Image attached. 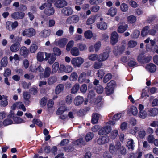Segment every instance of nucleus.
I'll return each instance as SVG.
<instances>
[{"mask_svg": "<svg viewBox=\"0 0 158 158\" xmlns=\"http://www.w3.org/2000/svg\"><path fill=\"white\" fill-rule=\"evenodd\" d=\"M115 123L114 121H109L106 123L105 126H104L99 130L98 134L100 135H106L109 133L111 131V125H114Z\"/></svg>", "mask_w": 158, "mask_h": 158, "instance_id": "nucleus-1", "label": "nucleus"}, {"mask_svg": "<svg viewBox=\"0 0 158 158\" xmlns=\"http://www.w3.org/2000/svg\"><path fill=\"white\" fill-rule=\"evenodd\" d=\"M22 40V37L17 36L15 37V40H14L15 42L12 44L10 47V51L13 52H16L18 51L20 48V42Z\"/></svg>", "mask_w": 158, "mask_h": 158, "instance_id": "nucleus-2", "label": "nucleus"}, {"mask_svg": "<svg viewBox=\"0 0 158 158\" xmlns=\"http://www.w3.org/2000/svg\"><path fill=\"white\" fill-rule=\"evenodd\" d=\"M84 62V59L80 57L73 58L71 60V64L74 67H80Z\"/></svg>", "mask_w": 158, "mask_h": 158, "instance_id": "nucleus-3", "label": "nucleus"}, {"mask_svg": "<svg viewBox=\"0 0 158 158\" xmlns=\"http://www.w3.org/2000/svg\"><path fill=\"white\" fill-rule=\"evenodd\" d=\"M22 34L23 36L31 37L35 35L36 31L33 28H30L24 30L22 32Z\"/></svg>", "mask_w": 158, "mask_h": 158, "instance_id": "nucleus-4", "label": "nucleus"}, {"mask_svg": "<svg viewBox=\"0 0 158 158\" xmlns=\"http://www.w3.org/2000/svg\"><path fill=\"white\" fill-rule=\"evenodd\" d=\"M67 41L66 38H62L59 39H56L53 44L56 46H59L60 48H64L66 45Z\"/></svg>", "mask_w": 158, "mask_h": 158, "instance_id": "nucleus-5", "label": "nucleus"}, {"mask_svg": "<svg viewBox=\"0 0 158 158\" xmlns=\"http://www.w3.org/2000/svg\"><path fill=\"white\" fill-rule=\"evenodd\" d=\"M79 17L77 15H73L68 17L66 20V23L67 24L75 23L78 22Z\"/></svg>", "mask_w": 158, "mask_h": 158, "instance_id": "nucleus-6", "label": "nucleus"}, {"mask_svg": "<svg viewBox=\"0 0 158 158\" xmlns=\"http://www.w3.org/2000/svg\"><path fill=\"white\" fill-rule=\"evenodd\" d=\"M8 118L13 119L15 123H25V121L21 118L18 117H15L14 112L12 111H10V114L8 116Z\"/></svg>", "mask_w": 158, "mask_h": 158, "instance_id": "nucleus-7", "label": "nucleus"}, {"mask_svg": "<svg viewBox=\"0 0 158 158\" xmlns=\"http://www.w3.org/2000/svg\"><path fill=\"white\" fill-rule=\"evenodd\" d=\"M118 35L116 31L113 32L111 35L110 43L113 45H115L118 41Z\"/></svg>", "mask_w": 158, "mask_h": 158, "instance_id": "nucleus-8", "label": "nucleus"}, {"mask_svg": "<svg viewBox=\"0 0 158 158\" xmlns=\"http://www.w3.org/2000/svg\"><path fill=\"white\" fill-rule=\"evenodd\" d=\"M46 59L48 60V63L52 64L56 60V56L53 53H45Z\"/></svg>", "mask_w": 158, "mask_h": 158, "instance_id": "nucleus-9", "label": "nucleus"}, {"mask_svg": "<svg viewBox=\"0 0 158 158\" xmlns=\"http://www.w3.org/2000/svg\"><path fill=\"white\" fill-rule=\"evenodd\" d=\"M139 111L138 115L140 118H141L144 119L147 116L146 112L143 110L144 106L141 104H140L139 106Z\"/></svg>", "mask_w": 158, "mask_h": 158, "instance_id": "nucleus-10", "label": "nucleus"}, {"mask_svg": "<svg viewBox=\"0 0 158 158\" xmlns=\"http://www.w3.org/2000/svg\"><path fill=\"white\" fill-rule=\"evenodd\" d=\"M86 74L85 72H82L79 75L78 81L80 83H82L85 82L86 83H89L90 82V80L89 79H86Z\"/></svg>", "mask_w": 158, "mask_h": 158, "instance_id": "nucleus-11", "label": "nucleus"}, {"mask_svg": "<svg viewBox=\"0 0 158 158\" xmlns=\"http://www.w3.org/2000/svg\"><path fill=\"white\" fill-rule=\"evenodd\" d=\"M72 144L74 146L81 147L85 146L86 144L85 142L82 138H80L77 140L74 141L72 142Z\"/></svg>", "mask_w": 158, "mask_h": 158, "instance_id": "nucleus-12", "label": "nucleus"}, {"mask_svg": "<svg viewBox=\"0 0 158 158\" xmlns=\"http://www.w3.org/2000/svg\"><path fill=\"white\" fill-rule=\"evenodd\" d=\"M67 5V2L65 0H56L54 6L58 8H62Z\"/></svg>", "mask_w": 158, "mask_h": 158, "instance_id": "nucleus-13", "label": "nucleus"}, {"mask_svg": "<svg viewBox=\"0 0 158 158\" xmlns=\"http://www.w3.org/2000/svg\"><path fill=\"white\" fill-rule=\"evenodd\" d=\"M151 56L146 57L143 54H140L138 56L137 60L138 61L141 62H149L151 59Z\"/></svg>", "mask_w": 158, "mask_h": 158, "instance_id": "nucleus-14", "label": "nucleus"}, {"mask_svg": "<svg viewBox=\"0 0 158 158\" xmlns=\"http://www.w3.org/2000/svg\"><path fill=\"white\" fill-rule=\"evenodd\" d=\"M127 28V25L125 24L124 22L120 23L118 24L117 31L118 33H123Z\"/></svg>", "mask_w": 158, "mask_h": 158, "instance_id": "nucleus-15", "label": "nucleus"}, {"mask_svg": "<svg viewBox=\"0 0 158 158\" xmlns=\"http://www.w3.org/2000/svg\"><path fill=\"white\" fill-rule=\"evenodd\" d=\"M109 141V137L105 136L99 138L97 140V143L99 145H103L108 143Z\"/></svg>", "mask_w": 158, "mask_h": 158, "instance_id": "nucleus-16", "label": "nucleus"}, {"mask_svg": "<svg viewBox=\"0 0 158 158\" xmlns=\"http://www.w3.org/2000/svg\"><path fill=\"white\" fill-rule=\"evenodd\" d=\"M25 16V13L23 12H15L11 14L12 17L15 19H21Z\"/></svg>", "mask_w": 158, "mask_h": 158, "instance_id": "nucleus-17", "label": "nucleus"}, {"mask_svg": "<svg viewBox=\"0 0 158 158\" xmlns=\"http://www.w3.org/2000/svg\"><path fill=\"white\" fill-rule=\"evenodd\" d=\"M145 68L147 71L150 73H154L156 69V66L153 63H150L147 64Z\"/></svg>", "mask_w": 158, "mask_h": 158, "instance_id": "nucleus-18", "label": "nucleus"}, {"mask_svg": "<svg viewBox=\"0 0 158 158\" xmlns=\"http://www.w3.org/2000/svg\"><path fill=\"white\" fill-rule=\"evenodd\" d=\"M109 57L108 53L104 52L100 53L98 55V61L99 62H103L106 60Z\"/></svg>", "mask_w": 158, "mask_h": 158, "instance_id": "nucleus-19", "label": "nucleus"}, {"mask_svg": "<svg viewBox=\"0 0 158 158\" xmlns=\"http://www.w3.org/2000/svg\"><path fill=\"white\" fill-rule=\"evenodd\" d=\"M73 11L72 9L70 7H64L61 10L62 13L66 16L71 15L72 14Z\"/></svg>", "mask_w": 158, "mask_h": 158, "instance_id": "nucleus-20", "label": "nucleus"}, {"mask_svg": "<svg viewBox=\"0 0 158 158\" xmlns=\"http://www.w3.org/2000/svg\"><path fill=\"white\" fill-rule=\"evenodd\" d=\"M55 12L54 8L52 6H49L46 8L44 10V13L48 15H52L54 14Z\"/></svg>", "mask_w": 158, "mask_h": 158, "instance_id": "nucleus-21", "label": "nucleus"}, {"mask_svg": "<svg viewBox=\"0 0 158 158\" xmlns=\"http://www.w3.org/2000/svg\"><path fill=\"white\" fill-rule=\"evenodd\" d=\"M148 113L150 116H156L158 114V108L155 107L151 108L148 111Z\"/></svg>", "mask_w": 158, "mask_h": 158, "instance_id": "nucleus-22", "label": "nucleus"}, {"mask_svg": "<svg viewBox=\"0 0 158 158\" xmlns=\"http://www.w3.org/2000/svg\"><path fill=\"white\" fill-rule=\"evenodd\" d=\"M101 117L100 115L98 113H94L92 114V123L93 124L97 123L98 120Z\"/></svg>", "mask_w": 158, "mask_h": 158, "instance_id": "nucleus-23", "label": "nucleus"}, {"mask_svg": "<svg viewBox=\"0 0 158 158\" xmlns=\"http://www.w3.org/2000/svg\"><path fill=\"white\" fill-rule=\"evenodd\" d=\"M118 47H115L114 50V54L116 56L122 54L125 50V45H122L121 47V50L118 51Z\"/></svg>", "mask_w": 158, "mask_h": 158, "instance_id": "nucleus-24", "label": "nucleus"}, {"mask_svg": "<svg viewBox=\"0 0 158 158\" xmlns=\"http://www.w3.org/2000/svg\"><path fill=\"white\" fill-rule=\"evenodd\" d=\"M71 54L74 56H78L80 55V52L79 49L77 47H73L70 50Z\"/></svg>", "mask_w": 158, "mask_h": 158, "instance_id": "nucleus-25", "label": "nucleus"}, {"mask_svg": "<svg viewBox=\"0 0 158 158\" xmlns=\"http://www.w3.org/2000/svg\"><path fill=\"white\" fill-rule=\"evenodd\" d=\"M149 89L148 87H146L142 90V92L141 94V96L142 98H147L149 97V95L148 92Z\"/></svg>", "mask_w": 158, "mask_h": 158, "instance_id": "nucleus-26", "label": "nucleus"}, {"mask_svg": "<svg viewBox=\"0 0 158 158\" xmlns=\"http://www.w3.org/2000/svg\"><path fill=\"white\" fill-rule=\"evenodd\" d=\"M97 27L101 30H105L107 29V23L104 22L98 23L97 24Z\"/></svg>", "mask_w": 158, "mask_h": 158, "instance_id": "nucleus-27", "label": "nucleus"}, {"mask_svg": "<svg viewBox=\"0 0 158 158\" xmlns=\"http://www.w3.org/2000/svg\"><path fill=\"white\" fill-rule=\"evenodd\" d=\"M117 12V9L115 8L112 7L108 10L106 14L111 17H113L116 14Z\"/></svg>", "mask_w": 158, "mask_h": 158, "instance_id": "nucleus-28", "label": "nucleus"}, {"mask_svg": "<svg viewBox=\"0 0 158 158\" xmlns=\"http://www.w3.org/2000/svg\"><path fill=\"white\" fill-rule=\"evenodd\" d=\"M139 137L141 139L143 138L146 135V133L145 130L143 128H140L137 131Z\"/></svg>", "mask_w": 158, "mask_h": 158, "instance_id": "nucleus-29", "label": "nucleus"}, {"mask_svg": "<svg viewBox=\"0 0 158 158\" xmlns=\"http://www.w3.org/2000/svg\"><path fill=\"white\" fill-rule=\"evenodd\" d=\"M29 53V52L27 48L25 46H22L20 50V54L24 57L27 56Z\"/></svg>", "mask_w": 158, "mask_h": 158, "instance_id": "nucleus-30", "label": "nucleus"}, {"mask_svg": "<svg viewBox=\"0 0 158 158\" xmlns=\"http://www.w3.org/2000/svg\"><path fill=\"white\" fill-rule=\"evenodd\" d=\"M158 31V25H155L152 28L149 30V34L152 36H155Z\"/></svg>", "mask_w": 158, "mask_h": 158, "instance_id": "nucleus-31", "label": "nucleus"}, {"mask_svg": "<svg viewBox=\"0 0 158 158\" xmlns=\"http://www.w3.org/2000/svg\"><path fill=\"white\" fill-rule=\"evenodd\" d=\"M88 102V99H74V103L76 106L81 105L82 103H84V105H86Z\"/></svg>", "mask_w": 158, "mask_h": 158, "instance_id": "nucleus-32", "label": "nucleus"}, {"mask_svg": "<svg viewBox=\"0 0 158 158\" xmlns=\"http://www.w3.org/2000/svg\"><path fill=\"white\" fill-rule=\"evenodd\" d=\"M128 113L131 114L133 115H136L138 113V110L136 107L131 106L130 109L128 110Z\"/></svg>", "mask_w": 158, "mask_h": 158, "instance_id": "nucleus-33", "label": "nucleus"}, {"mask_svg": "<svg viewBox=\"0 0 158 158\" xmlns=\"http://www.w3.org/2000/svg\"><path fill=\"white\" fill-rule=\"evenodd\" d=\"M96 19V16H91L87 19L86 21V24L88 25H90L94 23Z\"/></svg>", "mask_w": 158, "mask_h": 158, "instance_id": "nucleus-34", "label": "nucleus"}, {"mask_svg": "<svg viewBox=\"0 0 158 158\" xmlns=\"http://www.w3.org/2000/svg\"><path fill=\"white\" fill-rule=\"evenodd\" d=\"M150 27L149 26H147L144 27L141 31V35L143 37L146 36L148 34H149V30Z\"/></svg>", "mask_w": 158, "mask_h": 158, "instance_id": "nucleus-35", "label": "nucleus"}, {"mask_svg": "<svg viewBox=\"0 0 158 158\" xmlns=\"http://www.w3.org/2000/svg\"><path fill=\"white\" fill-rule=\"evenodd\" d=\"M127 146L128 148V149H131L132 150L134 149L135 145L134 141L132 139H129L127 142Z\"/></svg>", "mask_w": 158, "mask_h": 158, "instance_id": "nucleus-36", "label": "nucleus"}, {"mask_svg": "<svg viewBox=\"0 0 158 158\" xmlns=\"http://www.w3.org/2000/svg\"><path fill=\"white\" fill-rule=\"evenodd\" d=\"M64 85L62 84L57 85L55 89V92L56 94H59L64 90Z\"/></svg>", "mask_w": 158, "mask_h": 158, "instance_id": "nucleus-37", "label": "nucleus"}, {"mask_svg": "<svg viewBox=\"0 0 158 158\" xmlns=\"http://www.w3.org/2000/svg\"><path fill=\"white\" fill-rule=\"evenodd\" d=\"M136 21V17L133 15L128 16L127 19V21L129 23H135Z\"/></svg>", "mask_w": 158, "mask_h": 158, "instance_id": "nucleus-38", "label": "nucleus"}, {"mask_svg": "<svg viewBox=\"0 0 158 158\" xmlns=\"http://www.w3.org/2000/svg\"><path fill=\"white\" fill-rule=\"evenodd\" d=\"M51 73V69L49 67H46L45 69L44 73L43 76L44 78H47L48 77Z\"/></svg>", "mask_w": 158, "mask_h": 158, "instance_id": "nucleus-39", "label": "nucleus"}, {"mask_svg": "<svg viewBox=\"0 0 158 158\" xmlns=\"http://www.w3.org/2000/svg\"><path fill=\"white\" fill-rule=\"evenodd\" d=\"M40 36L44 38H46L50 35V33L48 30H44L40 33Z\"/></svg>", "mask_w": 158, "mask_h": 158, "instance_id": "nucleus-40", "label": "nucleus"}, {"mask_svg": "<svg viewBox=\"0 0 158 158\" xmlns=\"http://www.w3.org/2000/svg\"><path fill=\"white\" fill-rule=\"evenodd\" d=\"M88 59L91 61H95L98 60V55L96 54H89L88 56Z\"/></svg>", "mask_w": 158, "mask_h": 158, "instance_id": "nucleus-41", "label": "nucleus"}, {"mask_svg": "<svg viewBox=\"0 0 158 158\" xmlns=\"http://www.w3.org/2000/svg\"><path fill=\"white\" fill-rule=\"evenodd\" d=\"M118 150L117 148L113 144H111L109 147V151L112 154H115L117 150Z\"/></svg>", "mask_w": 158, "mask_h": 158, "instance_id": "nucleus-42", "label": "nucleus"}, {"mask_svg": "<svg viewBox=\"0 0 158 158\" xmlns=\"http://www.w3.org/2000/svg\"><path fill=\"white\" fill-rule=\"evenodd\" d=\"M93 35L92 32L89 30L86 31L84 33V37L86 39H90L92 37Z\"/></svg>", "mask_w": 158, "mask_h": 158, "instance_id": "nucleus-43", "label": "nucleus"}, {"mask_svg": "<svg viewBox=\"0 0 158 158\" xmlns=\"http://www.w3.org/2000/svg\"><path fill=\"white\" fill-rule=\"evenodd\" d=\"M59 63L57 62H55L54 63L52 67V73H56L57 71L59 68Z\"/></svg>", "mask_w": 158, "mask_h": 158, "instance_id": "nucleus-44", "label": "nucleus"}, {"mask_svg": "<svg viewBox=\"0 0 158 158\" xmlns=\"http://www.w3.org/2000/svg\"><path fill=\"white\" fill-rule=\"evenodd\" d=\"M80 88V85L78 83L76 84L72 87L71 89L72 94H75L77 92Z\"/></svg>", "mask_w": 158, "mask_h": 158, "instance_id": "nucleus-45", "label": "nucleus"}, {"mask_svg": "<svg viewBox=\"0 0 158 158\" xmlns=\"http://www.w3.org/2000/svg\"><path fill=\"white\" fill-rule=\"evenodd\" d=\"M137 42L134 40H130L127 43L128 48H132L135 47L137 45Z\"/></svg>", "mask_w": 158, "mask_h": 158, "instance_id": "nucleus-46", "label": "nucleus"}, {"mask_svg": "<svg viewBox=\"0 0 158 158\" xmlns=\"http://www.w3.org/2000/svg\"><path fill=\"white\" fill-rule=\"evenodd\" d=\"M93 133L89 132L87 133L85 137V139L86 141L87 142L91 140L93 138Z\"/></svg>", "mask_w": 158, "mask_h": 158, "instance_id": "nucleus-47", "label": "nucleus"}, {"mask_svg": "<svg viewBox=\"0 0 158 158\" xmlns=\"http://www.w3.org/2000/svg\"><path fill=\"white\" fill-rule=\"evenodd\" d=\"M77 78L78 75L77 73L73 72L71 73L69 77V79L71 81H75L77 80Z\"/></svg>", "mask_w": 158, "mask_h": 158, "instance_id": "nucleus-48", "label": "nucleus"}, {"mask_svg": "<svg viewBox=\"0 0 158 158\" xmlns=\"http://www.w3.org/2000/svg\"><path fill=\"white\" fill-rule=\"evenodd\" d=\"M53 54L57 56H60L61 53V52L60 50L57 47H54L53 49Z\"/></svg>", "mask_w": 158, "mask_h": 158, "instance_id": "nucleus-49", "label": "nucleus"}, {"mask_svg": "<svg viewBox=\"0 0 158 158\" xmlns=\"http://www.w3.org/2000/svg\"><path fill=\"white\" fill-rule=\"evenodd\" d=\"M38 49V46L35 44L31 45L29 48L30 52L32 53H34Z\"/></svg>", "mask_w": 158, "mask_h": 158, "instance_id": "nucleus-50", "label": "nucleus"}, {"mask_svg": "<svg viewBox=\"0 0 158 158\" xmlns=\"http://www.w3.org/2000/svg\"><path fill=\"white\" fill-rule=\"evenodd\" d=\"M56 80L57 78L55 76H52L48 79V82L49 85H51L55 83Z\"/></svg>", "mask_w": 158, "mask_h": 158, "instance_id": "nucleus-51", "label": "nucleus"}, {"mask_svg": "<svg viewBox=\"0 0 158 158\" xmlns=\"http://www.w3.org/2000/svg\"><path fill=\"white\" fill-rule=\"evenodd\" d=\"M67 110V108L65 106H61L58 108L57 113L59 114H61Z\"/></svg>", "mask_w": 158, "mask_h": 158, "instance_id": "nucleus-52", "label": "nucleus"}, {"mask_svg": "<svg viewBox=\"0 0 158 158\" xmlns=\"http://www.w3.org/2000/svg\"><path fill=\"white\" fill-rule=\"evenodd\" d=\"M44 53L42 52H39L37 54V60L39 61H42L43 60L44 57Z\"/></svg>", "mask_w": 158, "mask_h": 158, "instance_id": "nucleus-53", "label": "nucleus"}, {"mask_svg": "<svg viewBox=\"0 0 158 158\" xmlns=\"http://www.w3.org/2000/svg\"><path fill=\"white\" fill-rule=\"evenodd\" d=\"M140 31L138 30H135L131 35V37L133 39H136L138 37L140 34Z\"/></svg>", "mask_w": 158, "mask_h": 158, "instance_id": "nucleus-54", "label": "nucleus"}, {"mask_svg": "<svg viewBox=\"0 0 158 158\" xmlns=\"http://www.w3.org/2000/svg\"><path fill=\"white\" fill-rule=\"evenodd\" d=\"M116 83L113 80L111 81L107 84V86H108V87L113 89H114Z\"/></svg>", "mask_w": 158, "mask_h": 158, "instance_id": "nucleus-55", "label": "nucleus"}, {"mask_svg": "<svg viewBox=\"0 0 158 158\" xmlns=\"http://www.w3.org/2000/svg\"><path fill=\"white\" fill-rule=\"evenodd\" d=\"M74 44V42L73 40L69 41L68 43L66 48V50L67 51H69L71 48L73 46Z\"/></svg>", "mask_w": 158, "mask_h": 158, "instance_id": "nucleus-56", "label": "nucleus"}, {"mask_svg": "<svg viewBox=\"0 0 158 158\" xmlns=\"http://www.w3.org/2000/svg\"><path fill=\"white\" fill-rule=\"evenodd\" d=\"M79 50L80 51H85L87 49L86 45L85 44L79 43L78 44Z\"/></svg>", "mask_w": 158, "mask_h": 158, "instance_id": "nucleus-57", "label": "nucleus"}, {"mask_svg": "<svg viewBox=\"0 0 158 158\" xmlns=\"http://www.w3.org/2000/svg\"><path fill=\"white\" fill-rule=\"evenodd\" d=\"M52 3H45L42 4L39 7V9L41 10H43L45 8H47L49 6H52Z\"/></svg>", "mask_w": 158, "mask_h": 158, "instance_id": "nucleus-58", "label": "nucleus"}, {"mask_svg": "<svg viewBox=\"0 0 158 158\" xmlns=\"http://www.w3.org/2000/svg\"><path fill=\"white\" fill-rule=\"evenodd\" d=\"M1 65L3 67H6L7 64V58L6 57L2 58L1 61Z\"/></svg>", "mask_w": 158, "mask_h": 158, "instance_id": "nucleus-59", "label": "nucleus"}, {"mask_svg": "<svg viewBox=\"0 0 158 158\" xmlns=\"http://www.w3.org/2000/svg\"><path fill=\"white\" fill-rule=\"evenodd\" d=\"M64 150L67 152H70L74 151V148L72 146L69 145L63 148Z\"/></svg>", "mask_w": 158, "mask_h": 158, "instance_id": "nucleus-60", "label": "nucleus"}, {"mask_svg": "<svg viewBox=\"0 0 158 158\" xmlns=\"http://www.w3.org/2000/svg\"><path fill=\"white\" fill-rule=\"evenodd\" d=\"M120 9L123 12H126L128 9L127 5L126 4L122 3L120 6Z\"/></svg>", "mask_w": 158, "mask_h": 158, "instance_id": "nucleus-61", "label": "nucleus"}, {"mask_svg": "<svg viewBox=\"0 0 158 158\" xmlns=\"http://www.w3.org/2000/svg\"><path fill=\"white\" fill-rule=\"evenodd\" d=\"M112 78V75L111 74L108 73L106 75L103 80V81L104 83L107 82Z\"/></svg>", "mask_w": 158, "mask_h": 158, "instance_id": "nucleus-62", "label": "nucleus"}, {"mask_svg": "<svg viewBox=\"0 0 158 158\" xmlns=\"http://www.w3.org/2000/svg\"><path fill=\"white\" fill-rule=\"evenodd\" d=\"M118 131L117 130H113L111 133L110 135V137L111 139H114L117 136L118 134Z\"/></svg>", "mask_w": 158, "mask_h": 158, "instance_id": "nucleus-63", "label": "nucleus"}, {"mask_svg": "<svg viewBox=\"0 0 158 158\" xmlns=\"http://www.w3.org/2000/svg\"><path fill=\"white\" fill-rule=\"evenodd\" d=\"M101 62H96L93 64V67L95 69H98L100 68L103 65Z\"/></svg>", "mask_w": 158, "mask_h": 158, "instance_id": "nucleus-64", "label": "nucleus"}]
</instances>
